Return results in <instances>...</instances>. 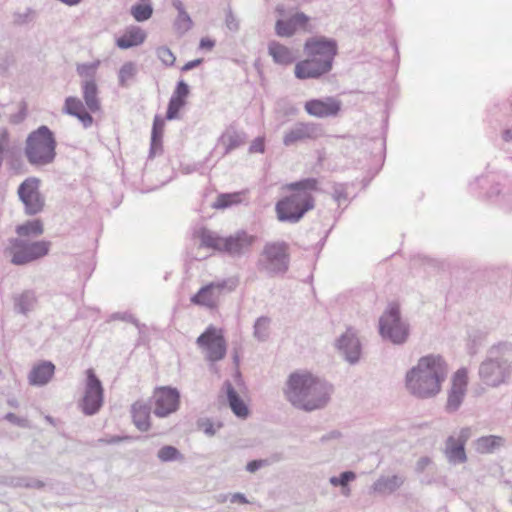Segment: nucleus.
<instances>
[{"label":"nucleus","instance_id":"nucleus-46","mask_svg":"<svg viewBox=\"0 0 512 512\" xmlns=\"http://www.w3.org/2000/svg\"><path fill=\"white\" fill-rule=\"evenodd\" d=\"M275 33L279 37H292L296 30L289 18L278 19L275 23Z\"/></svg>","mask_w":512,"mask_h":512},{"label":"nucleus","instance_id":"nucleus-61","mask_svg":"<svg viewBox=\"0 0 512 512\" xmlns=\"http://www.w3.org/2000/svg\"><path fill=\"white\" fill-rule=\"evenodd\" d=\"M431 464V459L427 456L420 457L415 465V471L417 473H422L427 468L428 465Z\"/></svg>","mask_w":512,"mask_h":512},{"label":"nucleus","instance_id":"nucleus-19","mask_svg":"<svg viewBox=\"0 0 512 512\" xmlns=\"http://www.w3.org/2000/svg\"><path fill=\"white\" fill-rule=\"evenodd\" d=\"M228 285V280L213 281L203 285L190 301L199 306L213 308L215 306L214 298L220 295Z\"/></svg>","mask_w":512,"mask_h":512},{"label":"nucleus","instance_id":"nucleus-59","mask_svg":"<svg viewBox=\"0 0 512 512\" xmlns=\"http://www.w3.org/2000/svg\"><path fill=\"white\" fill-rule=\"evenodd\" d=\"M225 22H226V26L229 30H231V31L238 30V28H239L238 22L231 10H229L227 12Z\"/></svg>","mask_w":512,"mask_h":512},{"label":"nucleus","instance_id":"nucleus-25","mask_svg":"<svg viewBox=\"0 0 512 512\" xmlns=\"http://www.w3.org/2000/svg\"><path fill=\"white\" fill-rule=\"evenodd\" d=\"M165 121L160 115H155L153 119L149 158L153 159L156 155L161 154L163 151V134H164Z\"/></svg>","mask_w":512,"mask_h":512},{"label":"nucleus","instance_id":"nucleus-14","mask_svg":"<svg viewBox=\"0 0 512 512\" xmlns=\"http://www.w3.org/2000/svg\"><path fill=\"white\" fill-rule=\"evenodd\" d=\"M180 392L171 386L158 387L155 390V407L153 413L159 418H165L176 412L180 406Z\"/></svg>","mask_w":512,"mask_h":512},{"label":"nucleus","instance_id":"nucleus-12","mask_svg":"<svg viewBox=\"0 0 512 512\" xmlns=\"http://www.w3.org/2000/svg\"><path fill=\"white\" fill-rule=\"evenodd\" d=\"M312 383L313 375L311 373L292 372L286 382L285 395L287 400L294 407L302 410L307 392Z\"/></svg>","mask_w":512,"mask_h":512},{"label":"nucleus","instance_id":"nucleus-41","mask_svg":"<svg viewBox=\"0 0 512 512\" xmlns=\"http://www.w3.org/2000/svg\"><path fill=\"white\" fill-rule=\"evenodd\" d=\"M137 69L134 62L124 63L118 72V82L121 87L126 86V82L136 75Z\"/></svg>","mask_w":512,"mask_h":512},{"label":"nucleus","instance_id":"nucleus-30","mask_svg":"<svg viewBox=\"0 0 512 512\" xmlns=\"http://www.w3.org/2000/svg\"><path fill=\"white\" fill-rule=\"evenodd\" d=\"M505 438L498 435L479 437L475 441V450L480 454H491L505 445Z\"/></svg>","mask_w":512,"mask_h":512},{"label":"nucleus","instance_id":"nucleus-15","mask_svg":"<svg viewBox=\"0 0 512 512\" xmlns=\"http://www.w3.org/2000/svg\"><path fill=\"white\" fill-rule=\"evenodd\" d=\"M334 346L349 364L355 365L360 361L362 344L353 328H347V330L336 339Z\"/></svg>","mask_w":512,"mask_h":512},{"label":"nucleus","instance_id":"nucleus-26","mask_svg":"<svg viewBox=\"0 0 512 512\" xmlns=\"http://www.w3.org/2000/svg\"><path fill=\"white\" fill-rule=\"evenodd\" d=\"M268 54L272 57L273 62L278 65L288 66L296 60L290 48L275 40L268 43Z\"/></svg>","mask_w":512,"mask_h":512},{"label":"nucleus","instance_id":"nucleus-10","mask_svg":"<svg viewBox=\"0 0 512 512\" xmlns=\"http://www.w3.org/2000/svg\"><path fill=\"white\" fill-rule=\"evenodd\" d=\"M41 180L37 177H28L17 188V195L24 206L27 216L40 214L45 207V197L40 191Z\"/></svg>","mask_w":512,"mask_h":512},{"label":"nucleus","instance_id":"nucleus-33","mask_svg":"<svg viewBox=\"0 0 512 512\" xmlns=\"http://www.w3.org/2000/svg\"><path fill=\"white\" fill-rule=\"evenodd\" d=\"M15 232L20 237L40 236L44 232L43 222L39 218L27 220L24 223L17 225L15 228Z\"/></svg>","mask_w":512,"mask_h":512},{"label":"nucleus","instance_id":"nucleus-3","mask_svg":"<svg viewBox=\"0 0 512 512\" xmlns=\"http://www.w3.org/2000/svg\"><path fill=\"white\" fill-rule=\"evenodd\" d=\"M447 373V364L441 355L423 356L416 366L407 371L406 387L418 398L433 397L440 392Z\"/></svg>","mask_w":512,"mask_h":512},{"label":"nucleus","instance_id":"nucleus-56","mask_svg":"<svg viewBox=\"0 0 512 512\" xmlns=\"http://www.w3.org/2000/svg\"><path fill=\"white\" fill-rule=\"evenodd\" d=\"M112 320H121L128 323H132L136 327L140 326V323L137 318H135L132 314L128 312H116L111 315Z\"/></svg>","mask_w":512,"mask_h":512},{"label":"nucleus","instance_id":"nucleus-4","mask_svg":"<svg viewBox=\"0 0 512 512\" xmlns=\"http://www.w3.org/2000/svg\"><path fill=\"white\" fill-rule=\"evenodd\" d=\"M478 375L486 386L492 388L508 383L512 375V343L492 345L478 367Z\"/></svg>","mask_w":512,"mask_h":512},{"label":"nucleus","instance_id":"nucleus-11","mask_svg":"<svg viewBox=\"0 0 512 512\" xmlns=\"http://www.w3.org/2000/svg\"><path fill=\"white\" fill-rule=\"evenodd\" d=\"M104 402V389L101 380L92 368L86 370L85 390L79 407L86 416L99 412Z\"/></svg>","mask_w":512,"mask_h":512},{"label":"nucleus","instance_id":"nucleus-64","mask_svg":"<svg viewBox=\"0 0 512 512\" xmlns=\"http://www.w3.org/2000/svg\"><path fill=\"white\" fill-rule=\"evenodd\" d=\"M26 484L25 488L42 489L45 487V483L43 481L29 477H26Z\"/></svg>","mask_w":512,"mask_h":512},{"label":"nucleus","instance_id":"nucleus-13","mask_svg":"<svg viewBox=\"0 0 512 512\" xmlns=\"http://www.w3.org/2000/svg\"><path fill=\"white\" fill-rule=\"evenodd\" d=\"M324 136L323 126L314 122H297L292 128L285 132L283 144L286 147L293 146L299 142L313 141Z\"/></svg>","mask_w":512,"mask_h":512},{"label":"nucleus","instance_id":"nucleus-42","mask_svg":"<svg viewBox=\"0 0 512 512\" xmlns=\"http://www.w3.org/2000/svg\"><path fill=\"white\" fill-rule=\"evenodd\" d=\"M99 65H100V61H98V60L94 61V62H90V63L78 64L76 71H77V74L80 77L85 78V80L95 79L96 71H97Z\"/></svg>","mask_w":512,"mask_h":512},{"label":"nucleus","instance_id":"nucleus-52","mask_svg":"<svg viewBox=\"0 0 512 512\" xmlns=\"http://www.w3.org/2000/svg\"><path fill=\"white\" fill-rule=\"evenodd\" d=\"M28 114V105L23 100L19 104V111L10 116V123L13 125L21 124L27 117Z\"/></svg>","mask_w":512,"mask_h":512},{"label":"nucleus","instance_id":"nucleus-32","mask_svg":"<svg viewBox=\"0 0 512 512\" xmlns=\"http://www.w3.org/2000/svg\"><path fill=\"white\" fill-rule=\"evenodd\" d=\"M194 236L200 240L201 248H209L220 252L223 240L222 236L216 234L206 227H201L194 233Z\"/></svg>","mask_w":512,"mask_h":512},{"label":"nucleus","instance_id":"nucleus-22","mask_svg":"<svg viewBox=\"0 0 512 512\" xmlns=\"http://www.w3.org/2000/svg\"><path fill=\"white\" fill-rule=\"evenodd\" d=\"M223 388L226 393L228 405L234 415L240 419L248 418L250 415L249 408L239 393L236 391L232 383L229 380H226L223 384Z\"/></svg>","mask_w":512,"mask_h":512},{"label":"nucleus","instance_id":"nucleus-49","mask_svg":"<svg viewBox=\"0 0 512 512\" xmlns=\"http://www.w3.org/2000/svg\"><path fill=\"white\" fill-rule=\"evenodd\" d=\"M190 94V86L185 82L183 79H180L174 88V91L172 93L171 97H174L176 99H180L187 103V97Z\"/></svg>","mask_w":512,"mask_h":512},{"label":"nucleus","instance_id":"nucleus-29","mask_svg":"<svg viewBox=\"0 0 512 512\" xmlns=\"http://www.w3.org/2000/svg\"><path fill=\"white\" fill-rule=\"evenodd\" d=\"M246 134L238 132L234 128H228L219 138V142L225 146L223 155H228L233 150L244 145L246 142Z\"/></svg>","mask_w":512,"mask_h":512},{"label":"nucleus","instance_id":"nucleus-63","mask_svg":"<svg viewBox=\"0 0 512 512\" xmlns=\"http://www.w3.org/2000/svg\"><path fill=\"white\" fill-rule=\"evenodd\" d=\"M471 436V430L470 428L468 427H465V428H462L460 430V433L458 435V437L456 438V441L458 443H463L464 446L466 445V442L468 441V439L470 438Z\"/></svg>","mask_w":512,"mask_h":512},{"label":"nucleus","instance_id":"nucleus-36","mask_svg":"<svg viewBox=\"0 0 512 512\" xmlns=\"http://www.w3.org/2000/svg\"><path fill=\"white\" fill-rule=\"evenodd\" d=\"M158 459L163 462L184 461L185 457L180 450L173 445H164L157 452Z\"/></svg>","mask_w":512,"mask_h":512},{"label":"nucleus","instance_id":"nucleus-39","mask_svg":"<svg viewBox=\"0 0 512 512\" xmlns=\"http://www.w3.org/2000/svg\"><path fill=\"white\" fill-rule=\"evenodd\" d=\"M270 319L266 316H260L256 319L254 323V337L257 338L259 341H265L267 340L269 333H268V327H269Z\"/></svg>","mask_w":512,"mask_h":512},{"label":"nucleus","instance_id":"nucleus-1","mask_svg":"<svg viewBox=\"0 0 512 512\" xmlns=\"http://www.w3.org/2000/svg\"><path fill=\"white\" fill-rule=\"evenodd\" d=\"M303 52L306 59L295 64V77L299 80L320 79L332 70L338 43L334 38L322 35L309 37L304 42Z\"/></svg>","mask_w":512,"mask_h":512},{"label":"nucleus","instance_id":"nucleus-40","mask_svg":"<svg viewBox=\"0 0 512 512\" xmlns=\"http://www.w3.org/2000/svg\"><path fill=\"white\" fill-rule=\"evenodd\" d=\"M185 105L186 102L174 97H170L166 109L165 119L169 121L178 119L180 116V111L185 107Z\"/></svg>","mask_w":512,"mask_h":512},{"label":"nucleus","instance_id":"nucleus-38","mask_svg":"<svg viewBox=\"0 0 512 512\" xmlns=\"http://www.w3.org/2000/svg\"><path fill=\"white\" fill-rule=\"evenodd\" d=\"M85 109H87L85 103H83L78 97L68 96L65 98L62 111L63 113L76 118Z\"/></svg>","mask_w":512,"mask_h":512},{"label":"nucleus","instance_id":"nucleus-44","mask_svg":"<svg viewBox=\"0 0 512 512\" xmlns=\"http://www.w3.org/2000/svg\"><path fill=\"white\" fill-rule=\"evenodd\" d=\"M193 26L190 15L186 12L178 14L174 21V28L179 35H184Z\"/></svg>","mask_w":512,"mask_h":512},{"label":"nucleus","instance_id":"nucleus-47","mask_svg":"<svg viewBox=\"0 0 512 512\" xmlns=\"http://www.w3.org/2000/svg\"><path fill=\"white\" fill-rule=\"evenodd\" d=\"M468 385V369L461 367L458 369L452 377V387H458L466 390Z\"/></svg>","mask_w":512,"mask_h":512},{"label":"nucleus","instance_id":"nucleus-43","mask_svg":"<svg viewBox=\"0 0 512 512\" xmlns=\"http://www.w3.org/2000/svg\"><path fill=\"white\" fill-rule=\"evenodd\" d=\"M357 475L352 470H346L341 472L337 476H332L329 479V483L334 487H344L350 484V482L356 479Z\"/></svg>","mask_w":512,"mask_h":512},{"label":"nucleus","instance_id":"nucleus-16","mask_svg":"<svg viewBox=\"0 0 512 512\" xmlns=\"http://www.w3.org/2000/svg\"><path fill=\"white\" fill-rule=\"evenodd\" d=\"M309 388L302 410L311 412L325 407L330 400L333 390L332 385L325 380L313 376V383Z\"/></svg>","mask_w":512,"mask_h":512},{"label":"nucleus","instance_id":"nucleus-9","mask_svg":"<svg viewBox=\"0 0 512 512\" xmlns=\"http://www.w3.org/2000/svg\"><path fill=\"white\" fill-rule=\"evenodd\" d=\"M197 346L205 352V358L215 363L225 358L227 342L222 329L209 325L196 339Z\"/></svg>","mask_w":512,"mask_h":512},{"label":"nucleus","instance_id":"nucleus-28","mask_svg":"<svg viewBox=\"0 0 512 512\" xmlns=\"http://www.w3.org/2000/svg\"><path fill=\"white\" fill-rule=\"evenodd\" d=\"M150 412L151 407L145 403L135 402L132 405L133 423L142 432L148 431L151 427Z\"/></svg>","mask_w":512,"mask_h":512},{"label":"nucleus","instance_id":"nucleus-58","mask_svg":"<svg viewBox=\"0 0 512 512\" xmlns=\"http://www.w3.org/2000/svg\"><path fill=\"white\" fill-rule=\"evenodd\" d=\"M76 118L82 123L84 128L91 127L94 122V118L88 109L82 111Z\"/></svg>","mask_w":512,"mask_h":512},{"label":"nucleus","instance_id":"nucleus-45","mask_svg":"<svg viewBox=\"0 0 512 512\" xmlns=\"http://www.w3.org/2000/svg\"><path fill=\"white\" fill-rule=\"evenodd\" d=\"M36 16L37 12L30 7L26 8L25 12L23 13L16 11L13 13V25L24 26L33 22Z\"/></svg>","mask_w":512,"mask_h":512},{"label":"nucleus","instance_id":"nucleus-6","mask_svg":"<svg viewBox=\"0 0 512 512\" xmlns=\"http://www.w3.org/2000/svg\"><path fill=\"white\" fill-rule=\"evenodd\" d=\"M378 333L380 337L393 345L405 344L410 336V324L404 320L400 304L389 302L378 320Z\"/></svg>","mask_w":512,"mask_h":512},{"label":"nucleus","instance_id":"nucleus-8","mask_svg":"<svg viewBox=\"0 0 512 512\" xmlns=\"http://www.w3.org/2000/svg\"><path fill=\"white\" fill-rule=\"evenodd\" d=\"M51 243L46 240L27 242L21 238H10L6 253L11 256L10 262L16 266H24L48 255Z\"/></svg>","mask_w":512,"mask_h":512},{"label":"nucleus","instance_id":"nucleus-7","mask_svg":"<svg viewBox=\"0 0 512 512\" xmlns=\"http://www.w3.org/2000/svg\"><path fill=\"white\" fill-rule=\"evenodd\" d=\"M289 263L288 245L285 242L267 243L257 262V268L268 277H275L284 275L289 269Z\"/></svg>","mask_w":512,"mask_h":512},{"label":"nucleus","instance_id":"nucleus-31","mask_svg":"<svg viewBox=\"0 0 512 512\" xmlns=\"http://www.w3.org/2000/svg\"><path fill=\"white\" fill-rule=\"evenodd\" d=\"M37 298L33 290H25L13 297L14 309L17 313L27 315L34 309Z\"/></svg>","mask_w":512,"mask_h":512},{"label":"nucleus","instance_id":"nucleus-57","mask_svg":"<svg viewBox=\"0 0 512 512\" xmlns=\"http://www.w3.org/2000/svg\"><path fill=\"white\" fill-rule=\"evenodd\" d=\"M249 153H264L265 152V138L262 136L256 137L250 144Z\"/></svg>","mask_w":512,"mask_h":512},{"label":"nucleus","instance_id":"nucleus-55","mask_svg":"<svg viewBox=\"0 0 512 512\" xmlns=\"http://www.w3.org/2000/svg\"><path fill=\"white\" fill-rule=\"evenodd\" d=\"M271 464L269 459H253L246 464V470L250 473H255L262 467Z\"/></svg>","mask_w":512,"mask_h":512},{"label":"nucleus","instance_id":"nucleus-53","mask_svg":"<svg viewBox=\"0 0 512 512\" xmlns=\"http://www.w3.org/2000/svg\"><path fill=\"white\" fill-rule=\"evenodd\" d=\"M197 427L203 431L205 435L212 437L216 434L214 422L209 418H200L197 421Z\"/></svg>","mask_w":512,"mask_h":512},{"label":"nucleus","instance_id":"nucleus-2","mask_svg":"<svg viewBox=\"0 0 512 512\" xmlns=\"http://www.w3.org/2000/svg\"><path fill=\"white\" fill-rule=\"evenodd\" d=\"M284 188L291 193L276 202L277 219L282 223H298L315 207L313 193L320 190L319 180L315 177L302 178L287 183Z\"/></svg>","mask_w":512,"mask_h":512},{"label":"nucleus","instance_id":"nucleus-17","mask_svg":"<svg viewBox=\"0 0 512 512\" xmlns=\"http://www.w3.org/2000/svg\"><path fill=\"white\" fill-rule=\"evenodd\" d=\"M304 110L316 118L337 117L342 110V102L333 96L312 98L304 103Z\"/></svg>","mask_w":512,"mask_h":512},{"label":"nucleus","instance_id":"nucleus-21","mask_svg":"<svg viewBox=\"0 0 512 512\" xmlns=\"http://www.w3.org/2000/svg\"><path fill=\"white\" fill-rule=\"evenodd\" d=\"M406 477L400 474L391 476H380L371 486V491L375 494L386 496L395 493L403 486Z\"/></svg>","mask_w":512,"mask_h":512},{"label":"nucleus","instance_id":"nucleus-5","mask_svg":"<svg viewBox=\"0 0 512 512\" xmlns=\"http://www.w3.org/2000/svg\"><path fill=\"white\" fill-rule=\"evenodd\" d=\"M56 148L55 133L47 125H41L27 135L24 155L31 166L43 167L55 161Z\"/></svg>","mask_w":512,"mask_h":512},{"label":"nucleus","instance_id":"nucleus-24","mask_svg":"<svg viewBox=\"0 0 512 512\" xmlns=\"http://www.w3.org/2000/svg\"><path fill=\"white\" fill-rule=\"evenodd\" d=\"M82 97L86 108L91 113H97L101 110V101L99 98V88L95 79L84 80L81 83Z\"/></svg>","mask_w":512,"mask_h":512},{"label":"nucleus","instance_id":"nucleus-62","mask_svg":"<svg viewBox=\"0 0 512 512\" xmlns=\"http://www.w3.org/2000/svg\"><path fill=\"white\" fill-rule=\"evenodd\" d=\"M204 62V59L203 58H196V59H193V60H190L188 62H186L182 67H181V71L182 72H188L194 68H197L198 66H200L202 63Z\"/></svg>","mask_w":512,"mask_h":512},{"label":"nucleus","instance_id":"nucleus-27","mask_svg":"<svg viewBox=\"0 0 512 512\" xmlns=\"http://www.w3.org/2000/svg\"><path fill=\"white\" fill-rule=\"evenodd\" d=\"M445 455L449 463L462 464L467 461L465 446L458 443L454 436H449L445 442Z\"/></svg>","mask_w":512,"mask_h":512},{"label":"nucleus","instance_id":"nucleus-18","mask_svg":"<svg viewBox=\"0 0 512 512\" xmlns=\"http://www.w3.org/2000/svg\"><path fill=\"white\" fill-rule=\"evenodd\" d=\"M255 237L241 230L234 235L223 237L220 252L227 253L231 257H240L250 250Z\"/></svg>","mask_w":512,"mask_h":512},{"label":"nucleus","instance_id":"nucleus-54","mask_svg":"<svg viewBox=\"0 0 512 512\" xmlns=\"http://www.w3.org/2000/svg\"><path fill=\"white\" fill-rule=\"evenodd\" d=\"M129 440H132V437L128 436V435H124V436L112 435V436H108V437L99 438L97 440V442L99 444L112 445V444H119V443L129 441Z\"/></svg>","mask_w":512,"mask_h":512},{"label":"nucleus","instance_id":"nucleus-48","mask_svg":"<svg viewBox=\"0 0 512 512\" xmlns=\"http://www.w3.org/2000/svg\"><path fill=\"white\" fill-rule=\"evenodd\" d=\"M157 57L166 66H173L176 61V56L167 46H160L156 50Z\"/></svg>","mask_w":512,"mask_h":512},{"label":"nucleus","instance_id":"nucleus-51","mask_svg":"<svg viewBox=\"0 0 512 512\" xmlns=\"http://www.w3.org/2000/svg\"><path fill=\"white\" fill-rule=\"evenodd\" d=\"M289 19L291 20L296 31L298 29L306 30V27L310 21V17L301 11L296 12L291 17H289Z\"/></svg>","mask_w":512,"mask_h":512},{"label":"nucleus","instance_id":"nucleus-60","mask_svg":"<svg viewBox=\"0 0 512 512\" xmlns=\"http://www.w3.org/2000/svg\"><path fill=\"white\" fill-rule=\"evenodd\" d=\"M216 45V41L210 37H202L199 41V49L211 51Z\"/></svg>","mask_w":512,"mask_h":512},{"label":"nucleus","instance_id":"nucleus-23","mask_svg":"<svg viewBox=\"0 0 512 512\" xmlns=\"http://www.w3.org/2000/svg\"><path fill=\"white\" fill-rule=\"evenodd\" d=\"M146 37L147 34L141 27L131 25L116 39V45L123 50L130 49L143 44Z\"/></svg>","mask_w":512,"mask_h":512},{"label":"nucleus","instance_id":"nucleus-20","mask_svg":"<svg viewBox=\"0 0 512 512\" xmlns=\"http://www.w3.org/2000/svg\"><path fill=\"white\" fill-rule=\"evenodd\" d=\"M55 365L48 360H42L35 364L29 372V383L32 386L41 387L50 382L55 373Z\"/></svg>","mask_w":512,"mask_h":512},{"label":"nucleus","instance_id":"nucleus-34","mask_svg":"<svg viewBox=\"0 0 512 512\" xmlns=\"http://www.w3.org/2000/svg\"><path fill=\"white\" fill-rule=\"evenodd\" d=\"M152 3L147 1H140L132 5L130 8V14L137 22H145L149 20L153 15Z\"/></svg>","mask_w":512,"mask_h":512},{"label":"nucleus","instance_id":"nucleus-35","mask_svg":"<svg viewBox=\"0 0 512 512\" xmlns=\"http://www.w3.org/2000/svg\"><path fill=\"white\" fill-rule=\"evenodd\" d=\"M241 202V193L233 192V193H220L212 207L217 210L227 209L233 205L239 204Z\"/></svg>","mask_w":512,"mask_h":512},{"label":"nucleus","instance_id":"nucleus-37","mask_svg":"<svg viewBox=\"0 0 512 512\" xmlns=\"http://www.w3.org/2000/svg\"><path fill=\"white\" fill-rule=\"evenodd\" d=\"M465 393L466 390L451 386L448 392L446 410L450 413L456 412L464 400Z\"/></svg>","mask_w":512,"mask_h":512},{"label":"nucleus","instance_id":"nucleus-50","mask_svg":"<svg viewBox=\"0 0 512 512\" xmlns=\"http://www.w3.org/2000/svg\"><path fill=\"white\" fill-rule=\"evenodd\" d=\"M0 484H2L4 486H8V487H13V488H20V487L25 488V485H27L26 477H24V476H9V475L1 476Z\"/></svg>","mask_w":512,"mask_h":512}]
</instances>
